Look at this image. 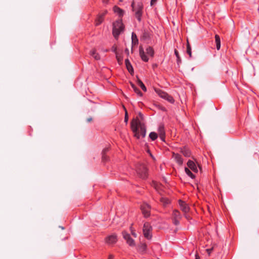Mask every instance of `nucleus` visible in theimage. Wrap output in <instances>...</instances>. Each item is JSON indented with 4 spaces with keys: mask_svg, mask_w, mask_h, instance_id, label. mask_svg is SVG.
<instances>
[{
    "mask_svg": "<svg viewBox=\"0 0 259 259\" xmlns=\"http://www.w3.org/2000/svg\"><path fill=\"white\" fill-rule=\"evenodd\" d=\"M131 129L134 133V136L137 139H139L141 135L142 137H144L146 135L145 126L138 118L132 120Z\"/></svg>",
    "mask_w": 259,
    "mask_h": 259,
    "instance_id": "obj_1",
    "label": "nucleus"
},
{
    "mask_svg": "<svg viewBox=\"0 0 259 259\" xmlns=\"http://www.w3.org/2000/svg\"><path fill=\"white\" fill-rule=\"evenodd\" d=\"M132 10L135 12V16L138 21H140L143 14V4L140 2L133 1L131 5Z\"/></svg>",
    "mask_w": 259,
    "mask_h": 259,
    "instance_id": "obj_2",
    "label": "nucleus"
},
{
    "mask_svg": "<svg viewBox=\"0 0 259 259\" xmlns=\"http://www.w3.org/2000/svg\"><path fill=\"white\" fill-rule=\"evenodd\" d=\"M123 30L124 25L121 20H118L113 24L112 34L116 39Z\"/></svg>",
    "mask_w": 259,
    "mask_h": 259,
    "instance_id": "obj_3",
    "label": "nucleus"
},
{
    "mask_svg": "<svg viewBox=\"0 0 259 259\" xmlns=\"http://www.w3.org/2000/svg\"><path fill=\"white\" fill-rule=\"evenodd\" d=\"M147 168L142 164H139L136 167V171L139 176L142 179H146L147 176Z\"/></svg>",
    "mask_w": 259,
    "mask_h": 259,
    "instance_id": "obj_4",
    "label": "nucleus"
},
{
    "mask_svg": "<svg viewBox=\"0 0 259 259\" xmlns=\"http://www.w3.org/2000/svg\"><path fill=\"white\" fill-rule=\"evenodd\" d=\"M152 228L148 222H145L143 226V232L145 238L150 239L152 237L151 231Z\"/></svg>",
    "mask_w": 259,
    "mask_h": 259,
    "instance_id": "obj_5",
    "label": "nucleus"
},
{
    "mask_svg": "<svg viewBox=\"0 0 259 259\" xmlns=\"http://www.w3.org/2000/svg\"><path fill=\"white\" fill-rule=\"evenodd\" d=\"M155 91L162 98L164 99L171 103H173L175 101L174 98L169 95L167 93L158 89H155Z\"/></svg>",
    "mask_w": 259,
    "mask_h": 259,
    "instance_id": "obj_6",
    "label": "nucleus"
},
{
    "mask_svg": "<svg viewBox=\"0 0 259 259\" xmlns=\"http://www.w3.org/2000/svg\"><path fill=\"white\" fill-rule=\"evenodd\" d=\"M150 206L147 203H143L141 206V209L144 217L147 218L150 214Z\"/></svg>",
    "mask_w": 259,
    "mask_h": 259,
    "instance_id": "obj_7",
    "label": "nucleus"
},
{
    "mask_svg": "<svg viewBox=\"0 0 259 259\" xmlns=\"http://www.w3.org/2000/svg\"><path fill=\"white\" fill-rule=\"evenodd\" d=\"M117 240V236L115 234H112L107 237L105 241L107 244L111 245L115 243Z\"/></svg>",
    "mask_w": 259,
    "mask_h": 259,
    "instance_id": "obj_8",
    "label": "nucleus"
},
{
    "mask_svg": "<svg viewBox=\"0 0 259 259\" xmlns=\"http://www.w3.org/2000/svg\"><path fill=\"white\" fill-rule=\"evenodd\" d=\"M158 133L161 140L164 141L165 139V131L163 125H159L158 128Z\"/></svg>",
    "mask_w": 259,
    "mask_h": 259,
    "instance_id": "obj_9",
    "label": "nucleus"
},
{
    "mask_svg": "<svg viewBox=\"0 0 259 259\" xmlns=\"http://www.w3.org/2000/svg\"><path fill=\"white\" fill-rule=\"evenodd\" d=\"M179 203L181 209L185 213L188 212L189 211V207L184 201H183L181 200H180Z\"/></svg>",
    "mask_w": 259,
    "mask_h": 259,
    "instance_id": "obj_10",
    "label": "nucleus"
},
{
    "mask_svg": "<svg viewBox=\"0 0 259 259\" xmlns=\"http://www.w3.org/2000/svg\"><path fill=\"white\" fill-rule=\"evenodd\" d=\"M172 158L179 165H181L183 164V159L179 154L172 152Z\"/></svg>",
    "mask_w": 259,
    "mask_h": 259,
    "instance_id": "obj_11",
    "label": "nucleus"
},
{
    "mask_svg": "<svg viewBox=\"0 0 259 259\" xmlns=\"http://www.w3.org/2000/svg\"><path fill=\"white\" fill-rule=\"evenodd\" d=\"M187 165L194 172H197L198 171L196 165L193 161L189 160L187 162Z\"/></svg>",
    "mask_w": 259,
    "mask_h": 259,
    "instance_id": "obj_12",
    "label": "nucleus"
},
{
    "mask_svg": "<svg viewBox=\"0 0 259 259\" xmlns=\"http://www.w3.org/2000/svg\"><path fill=\"white\" fill-rule=\"evenodd\" d=\"M139 54L141 59L145 62H147L148 61V58L146 56L144 49L142 47H140L139 49Z\"/></svg>",
    "mask_w": 259,
    "mask_h": 259,
    "instance_id": "obj_13",
    "label": "nucleus"
},
{
    "mask_svg": "<svg viewBox=\"0 0 259 259\" xmlns=\"http://www.w3.org/2000/svg\"><path fill=\"white\" fill-rule=\"evenodd\" d=\"M113 11L119 15V17H122L124 14V11L117 6L113 7Z\"/></svg>",
    "mask_w": 259,
    "mask_h": 259,
    "instance_id": "obj_14",
    "label": "nucleus"
},
{
    "mask_svg": "<svg viewBox=\"0 0 259 259\" xmlns=\"http://www.w3.org/2000/svg\"><path fill=\"white\" fill-rule=\"evenodd\" d=\"M90 54L95 60H99L100 59V56L99 54L96 52L95 49L91 50Z\"/></svg>",
    "mask_w": 259,
    "mask_h": 259,
    "instance_id": "obj_15",
    "label": "nucleus"
},
{
    "mask_svg": "<svg viewBox=\"0 0 259 259\" xmlns=\"http://www.w3.org/2000/svg\"><path fill=\"white\" fill-rule=\"evenodd\" d=\"M125 63L127 69L131 74H132L134 72V69L128 59H127L125 60Z\"/></svg>",
    "mask_w": 259,
    "mask_h": 259,
    "instance_id": "obj_16",
    "label": "nucleus"
},
{
    "mask_svg": "<svg viewBox=\"0 0 259 259\" xmlns=\"http://www.w3.org/2000/svg\"><path fill=\"white\" fill-rule=\"evenodd\" d=\"M180 151L185 157H189L191 155L190 151L186 148H181Z\"/></svg>",
    "mask_w": 259,
    "mask_h": 259,
    "instance_id": "obj_17",
    "label": "nucleus"
},
{
    "mask_svg": "<svg viewBox=\"0 0 259 259\" xmlns=\"http://www.w3.org/2000/svg\"><path fill=\"white\" fill-rule=\"evenodd\" d=\"M215 42L216 44V48L218 50H219L221 48V39L219 35H215Z\"/></svg>",
    "mask_w": 259,
    "mask_h": 259,
    "instance_id": "obj_18",
    "label": "nucleus"
},
{
    "mask_svg": "<svg viewBox=\"0 0 259 259\" xmlns=\"http://www.w3.org/2000/svg\"><path fill=\"white\" fill-rule=\"evenodd\" d=\"M104 20V14H99L96 20V25H100Z\"/></svg>",
    "mask_w": 259,
    "mask_h": 259,
    "instance_id": "obj_19",
    "label": "nucleus"
},
{
    "mask_svg": "<svg viewBox=\"0 0 259 259\" xmlns=\"http://www.w3.org/2000/svg\"><path fill=\"white\" fill-rule=\"evenodd\" d=\"M173 219H181V215L180 212L177 210H174L172 212Z\"/></svg>",
    "mask_w": 259,
    "mask_h": 259,
    "instance_id": "obj_20",
    "label": "nucleus"
},
{
    "mask_svg": "<svg viewBox=\"0 0 259 259\" xmlns=\"http://www.w3.org/2000/svg\"><path fill=\"white\" fill-rule=\"evenodd\" d=\"M132 45H136L138 44V39L135 33H132Z\"/></svg>",
    "mask_w": 259,
    "mask_h": 259,
    "instance_id": "obj_21",
    "label": "nucleus"
},
{
    "mask_svg": "<svg viewBox=\"0 0 259 259\" xmlns=\"http://www.w3.org/2000/svg\"><path fill=\"white\" fill-rule=\"evenodd\" d=\"M137 83L144 92H146L147 89L146 87L145 86L143 82L139 78L137 80Z\"/></svg>",
    "mask_w": 259,
    "mask_h": 259,
    "instance_id": "obj_22",
    "label": "nucleus"
},
{
    "mask_svg": "<svg viewBox=\"0 0 259 259\" xmlns=\"http://www.w3.org/2000/svg\"><path fill=\"white\" fill-rule=\"evenodd\" d=\"M160 201L162 203L163 205H166L169 203L170 201L168 199L165 197H161L160 198Z\"/></svg>",
    "mask_w": 259,
    "mask_h": 259,
    "instance_id": "obj_23",
    "label": "nucleus"
},
{
    "mask_svg": "<svg viewBox=\"0 0 259 259\" xmlns=\"http://www.w3.org/2000/svg\"><path fill=\"white\" fill-rule=\"evenodd\" d=\"M157 137L158 135L155 132H151L149 134L150 138L153 141L156 140L157 138Z\"/></svg>",
    "mask_w": 259,
    "mask_h": 259,
    "instance_id": "obj_24",
    "label": "nucleus"
},
{
    "mask_svg": "<svg viewBox=\"0 0 259 259\" xmlns=\"http://www.w3.org/2000/svg\"><path fill=\"white\" fill-rule=\"evenodd\" d=\"M146 53L151 56H153L154 55V50L152 48L149 47L146 49Z\"/></svg>",
    "mask_w": 259,
    "mask_h": 259,
    "instance_id": "obj_25",
    "label": "nucleus"
},
{
    "mask_svg": "<svg viewBox=\"0 0 259 259\" xmlns=\"http://www.w3.org/2000/svg\"><path fill=\"white\" fill-rule=\"evenodd\" d=\"M185 171L186 172V173L192 179H194L195 178V176L194 175H193L191 171L190 170V169L187 168V167H186L185 168Z\"/></svg>",
    "mask_w": 259,
    "mask_h": 259,
    "instance_id": "obj_26",
    "label": "nucleus"
},
{
    "mask_svg": "<svg viewBox=\"0 0 259 259\" xmlns=\"http://www.w3.org/2000/svg\"><path fill=\"white\" fill-rule=\"evenodd\" d=\"M122 235L123 238L126 240V242L128 241V240L131 238L130 234L124 231L122 232Z\"/></svg>",
    "mask_w": 259,
    "mask_h": 259,
    "instance_id": "obj_27",
    "label": "nucleus"
},
{
    "mask_svg": "<svg viewBox=\"0 0 259 259\" xmlns=\"http://www.w3.org/2000/svg\"><path fill=\"white\" fill-rule=\"evenodd\" d=\"M175 54L177 58V63L179 64L180 63H181V59L179 56V52L177 50H175Z\"/></svg>",
    "mask_w": 259,
    "mask_h": 259,
    "instance_id": "obj_28",
    "label": "nucleus"
},
{
    "mask_svg": "<svg viewBox=\"0 0 259 259\" xmlns=\"http://www.w3.org/2000/svg\"><path fill=\"white\" fill-rule=\"evenodd\" d=\"M116 58L118 63L119 64H121L122 63V57L120 56L118 53H116Z\"/></svg>",
    "mask_w": 259,
    "mask_h": 259,
    "instance_id": "obj_29",
    "label": "nucleus"
},
{
    "mask_svg": "<svg viewBox=\"0 0 259 259\" xmlns=\"http://www.w3.org/2000/svg\"><path fill=\"white\" fill-rule=\"evenodd\" d=\"M126 243L131 246H134L135 245V241L132 238H131Z\"/></svg>",
    "mask_w": 259,
    "mask_h": 259,
    "instance_id": "obj_30",
    "label": "nucleus"
},
{
    "mask_svg": "<svg viewBox=\"0 0 259 259\" xmlns=\"http://www.w3.org/2000/svg\"><path fill=\"white\" fill-rule=\"evenodd\" d=\"M133 89L135 92V93H136L139 96H142L143 95L142 93L141 92L139 89H138L136 86L134 87Z\"/></svg>",
    "mask_w": 259,
    "mask_h": 259,
    "instance_id": "obj_31",
    "label": "nucleus"
},
{
    "mask_svg": "<svg viewBox=\"0 0 259 259\" xmlns=\"http://www.w3.org/2000/svg\"><path fill=\"white\" fill-rule=\"evenodd\" d=\"M133 89L135 92V93H136L139 96H142L143 95L142 93L141 92L139 89H138L136 86L134 87Z\"/></svg>",
    "mask_w": 259,
    "mask_h": 259,
    "instance_id": "obj_32",
    "label": "nucleus"
},
{
    "mask_svg": "<svg viewBox=\"0 0 259 259\" xmlns=\"http://www.w3.org/2000/svg\"><path fill=\"white\" fill-rule=\"evenodd\" d=\"M187 53L189 54L190 57L192 56L191 48L190 45H187Z\"/></svg>",
    "mask_w": 259,
    "mask_h": 259,
    "instance_id": "obj_33",
    "label": "nucleus"
},
{
    "mask_svg": "<svg viewBox=\"0 0 259 259\" xmlns=\"http://www.w3.org/2000/svg\"><path fill=\"white\" fill-rule=\"evenodd\" d=\"M146 245L145 244H141L139 247V249L141 252H143L146 250Z\"/></svg>",
    "mask_w": 259,
    "mask_h": 259,
    "instance_id": "obj_34",
    "label": "nucleus"
},
{
    "mask_svg": "<svg viewBox=\"0 0 259 259\" xmlns=\"http://www.w3.org/2000/svg\"><path fill=\"white\" fill-rule=\"evenodd\" d=\"M124 110H125V117H124V121L127 123L128 119V114L126 111V109L125 107H124Z\"/></svg>",
    "mask_w": 259,
    "mask_h": 259,
    "instance_id": "obj_35",
    "label": "nucleus"
},
{
    "mask_svg": "<svg viewBox=\"0 0 259 259\" xmlns=\"http://www.w3.org/2000/svg\"><path fill=\"white\" fill-rule=\"evenodd\" d=\"M179 220L180 219H173V223L176 226L178 225L179 224Z\"/></svg>",
    "mask_w": 259,
    "mask_h": 259,
    "instance_id": "obj_36",
    "label": "nucleus"
},
{
    "mask_svg": "<svg viewBox=\"0 0 259 259\" xmlns=\"http://www.w3.org/2000/svg\"><path fill=\"white\" fill-rule=\"evenodd\" d=\"M131 233L132 234V235L134 237H137V234L134 232V230H133L132 229V228L131 227Z\"/></svg>",
    "mask_w": 259,
    "mask_h": 259,
    "instance_id": "obj_37",
    "label": "nucleus"
},
{
    "mask_svg": "<svg viewBox=\"0 0 259 259\" xmlns=\"http://www.w3.org/2000/svg\"><path fill=\"white\" fill-rule=\"evenodd\" d=\"M213 247H211V248L210 249H207L206 250V251H207V253L208 255H210V253L211 252V251L213 250Z\"/></svg>",
    "mask_w": 259,
    "mask_h": 259,
    "instance_id": "obj_38",
    "label": "nucleus"
},
{
    "mask_svg": "<svg viewBox=\"0 0 259 259\" xmlns=\"http://www.w3.org/2000/svg\"><path fill=\"white\" fill-rule=\"evenodd\" d=\"M102 159L104 161H106L108 159L107 156L105 154H102Z\"/></svg>",
    "mask_w": 259,
    "mask_h": 259,
    "instance_id": "obj_39",
    "label": "nucleus"
},
{
    "mask_svg": "<svg viewBox=\"0 0 259 259\" xmlns=\"http://www.w3.org/2000/svg\"><path fill=\"white\" fill-rule=\"evenodd\" d=\"M116 50H117V47L115 46H113L112 48V51L116 53H117L116 52Z\"/></svg>",
    "mask_w": 259,
    "mask_h": 259,
    "instance_id": "obj_40",
    "label": "nucleus"
},
{
    "mask_svg": "<svg viewBox=\"0 0 259 259\" xmlns=\"http://www.w3.org/2000/svg\"><path fill=\"white\" fill-rule=\"evenodd\" d=\"M157 2V0H151L150 5L151 6H153Z\"/></svg>",
    "mask_w": 259,
    "mask_h": 259,
    "instance_id": "obj_41",
    "label": "nucleus"
},
{
    "mask_svg": "<svg viewBox=\"0 0 259 259\" xmlns=\"http://www.w3.org/2000/svg\"><path fill=\"white\" fill-rule=\"evenodd\" d=\"M108 151V148H105L102 151V154H106V152Z\"/></svg>",
    "mask_w": 259,
    "mask_h": 259,
    "instance_id": "obj_42",
    "label": "nucleus"
},
{
    "mask_svg": "<svg viewBox=\"0 0 259 259\" xmlns=\"http://www.w3.org/2000/svg\"><path fill=\"white\" fill-rule=\"evenodd\" d=\"M138 115H139V116L140 117V118H141V119H143V114H142L141 112H139V113H138Z\"/></svg>",
    "mask_w": 259,
    "mask_h": 259,
    "instance_id": "obj_43",
    "label": "nucleus"
},
{
    "mask_svg": "<svg viewBox=\"0 0 259 259\" xmlns=\"http://www.w3.org/2000/svg\"><path fill=\"white\" fill-rule=\"evenodd\" d=\"M87 121L88 122L92 121V117H89V118H87Z\"/></svg>",
    "mask_w": 259,
    "mask_h": 259,
    "instance_id": "obj_44",
    "label": "nucleus"
},
{
    "mask_svg": "<svg viewBox=\"0 0 259 259\" xmlns=\"http://www.w3.org/2000/svg\"><path fill=\"white\" fill-rule=\"evenodd\" d=\"M114 257V256L112 254H110L108 256V259H113Z\"/></svg>",
    "mask_w": 259,
    "mask_h": 259,
    "instance_id": "obj_45",
    "label": "nucleus"
},
{
    "mask_svg": "<svg viewBox=\"0 0 259 259\" xmlns=\"http://www.w3.org/2000/svg\"><path fill=\"white\" fill-rule=\"evenodd\" d=\"M144 37L147 38L148 37V34L147 33H145L143 35Z\"/></svg>",
    "mask_w": 259,
    "mask_h": 259,
    "instance_id": "obj_46",
    "label": "nucleus"
},
{
    "mask_svg": "<svg viewBox=\"0 0 259 259\" xmlns=\"http://www.w3.org/2000/svg\"><path fill=\"white\" fill-rule=\"evenodd\" d=\"M108 2V0H103V3L105 4H107Z\"/></svg>",
    "mask_w": 259,
    "mask_h": 259,
    "instance_id": "obj_47",
    "label": "nucleus"
},
{
    "mask_svg": "<svg viewBox=\"0 0 259 259\" xmlns=\"http://www.w3.org/2000/svg\"><path fill=\"white\" fill-rule=\"evenodd\" d=\"M130 84H131L132 88H134V87H135V85L133 83L131 82Z\"/></svg>",
    "mask_w": 259,
    "mask_h": 259,
    "instance_id": "obj_48",
    "label": "nucleus"
},
{
    "mask_svg": "<svg viewBox=\"0 0 259 259\" xmlns=\"http://www.w3.org/2000/svg\"><path fill=\"white\" fill-rule=\"evenodd\" d=\"M125 52L127 53V55L129 54V51L127 49H125Z\"/></svg>",
    "mask_w": 259,
    "mask_h": 259,
    "instance_id": "obj_49",
    "label": "nucleus"
},
{
    "mask_svg": "<svg viewBox=\"0 0 259 259\" xmlns=\"http://www.w3.org/2000/svg\"><path fill=\"white\" fill-rule=\"evenodd\" d=\"M190 45L188 39L187 40V45Z\"/></svg>",
    "mask_w": 259,
    "mask_h": 259,
    "instance_id": "obj_50",
    "label": "nucleus"
},
{
    "mask_svg": "<svg viewBox=\"0 0 259 259\" xmlns=\"http://www.w3.org/2000/svg\"><path fill=\"white\" fill-rule=\"evenodd\" d=\"M107 11H105L104 13H103L102 14H104V16L107 13Z\"/></svg>",
    "mask_w": 259,
    "mask_h": 259,
    "instance_id": "obj_51",
    "label": "nucleus"
},
{
    "mask_svg": "<svg viewBox=\"0 0 259 259\" xmlns=\"http://www.w3.org/2000/svg\"><path fill=\"white\" fill-rule=\"evenodd\" d=\"M185 217L187 218V219H188L189 218V217H188L187 215L185 214Z\"/></svg>",
    "mask_w": 259,
    "mask_h": 259,
    "instance_id": "obj_52",
    "label": "nucleus"
},
{
    "mask_svg": "<svg viewBox=\"0 0 259 259\" xmlns=\"http://www.w3.org/2000/svg\"><path fill=\"white\" fill-rule=\"evenodd\" d=\"M195 259H199V257L196 255V258Z\"/></svg>",
    "mask_w": 259,
    "mask_h": 259,
    "instance_id": "obj_53",
    "label": "nucleus"
},
{
    "mask_svg": "<svg viewBox=\"0 0 259 259\" xmlns=\"http://www.w3.org/2000/svg\"><path fill=\"white\" fill-rule=\"evenodd\" d=\"M104 51L107 52L108 51V50H104Z\"/></svg>",
    "mask_w": 259,
    "mask_h": 259,
    "instance_id": "obj_54",
    "label": "nucleus"
},
{
    "mask_svg": "<svg viewBox=\"0 0 259 259\" xmlns=\"http://www.w3.org/2000/svg\"><path fill=\"white\" fill-rule=\"evenodd\" d=\"M199 167L200 169V170H201V167L200 166H199Z\"/></svg>",
    "mask_w": 259,
    "mask_h": 259,
    "instance_id": "obj_55",
    "label": "nucleus"
},
{
    "mask_svg": "<svg viewBox=\"0 0 259 259\" xmlns=\"http://www.w3.org/2000/svg\"><path fill=\"white\" fill-rule=\"evenodd\" d=\"M61 229H64V228L63 227H61Z\"/></svg>",
    "mask_w": 259,
    "mask_h": 259,
    "instance_id": "obj_56",
    "label": "nucleus"
}]
</instances>
